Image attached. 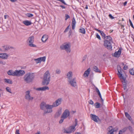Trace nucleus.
<instances>
[{
    "label": "nucleus",
    "instance_id": "nucleus-1",
    "mask_svg": "<svg viewBox=\"0 0 134 134\" xmlns=\"http://www.w3.org/2000/svg\"><path fill=\"white\" fill-rule=\"evenodd\" d=\"M40 108L44 111L45 114L52 113L53 110L51 107V105L47 104L44 102L41 103L40 105Z\"/></svg>",
    "mask_w": 134,
    "mask_h": 134
},
{
    "label": "nucleus",
    "instance_id": "nucleus-2",
    "mask_svg": "<svg viewBox=\"0 0 134 134\" xmlns=\"http://www.w3.org/2000/svg\"><path fill=\"white\" fill-rule=\"evenodd\" d=\"M112 39L109 36H106L104 41V45L105 47L109 50L111 49L112 46L111 43H113Z\"/></svg>",
    "mask_w": 134,
    "mask_h": 134
},
{
    "label": "nucleus",
    "instance_id": "nucleus-3",
    "mask_svg": "<svg viewBox=\"0 0 134 134\" xmlns=\"http://www.w3.org/2000/svg\"><path fill=\"white\" fill-rule=\"evenodd\" d=\"M35 76L33 73L28 72L24 76L23 79L24 81L27 83H29L32 82Z\"/></svg>",
    "mask_w": 134,
    "mask_h": 134
},
{
    "label": "nucleus",
    "instance_id": "nucleus-4",
    "mask_svg": "<svg viewBox=\"0 0 134 134\" xmlns=\"http://www.w3.org/2000/svg\"><path fill=\"white\" fill-rule=\"evenodd\" d=\"M50 79V75L48 71H47L43 75V81L42 82L43 85H47L49 83Z\"/></svg>",
    "mask_w": 134,
    "mask_h": 134
},
{
    "label": "nucleus",
    "instance_id": "nucleus-5",
    "mask_svg": "<svg viewBox=\"0 0 134 134\" xmlns=\"http://www.w3.org/2000/svg\"><path fill=\"white\" fill-rule=\"evenodd\" d=\"M70 115V113L68 109L65 110L62 114L61 117V119L59 121L60 124H62L64 121V119L67 118Z\"/></svg>",
    "mask_w": 134,
    "mask_h": 134
},
{
    "label": "nucleus",
    "instance_id": "nucleus-6",
    "mask_svg": "<svg viewBox=\"0 0 134 134\" xmlns=\"http://www.w3.org/2000/svg\"><path fill=\"white\" fill-rule=\"evenodd\" d=\"M70 44L69 43H64L61 46L60 48L62 50H65L68 53L70 52Z\"/></svg>",
    "mask_w": 134,
    "mask_h": 134
},
{
    "label": "nucleus",
    "instance_id": "nucleus-7",
    "mask_svg": "<svg viewBox=\"0 0 134 134\" xmlns=\"http://www.w3.org/2000/svg\"><path fill=\"white\" fill-rule=\"evenodd\" d=\"M34 37L33 36L29 37L27 40V42L28 45L30 47H36V46L33 44L34 42Z\"/></svg>",
    "mask_w": 134,
    "mask_h": 134
},
{
    "label": "nucleus",
    "instance_id": "nucleus-8",
    "mask_svg": "<svg viewBox=\"0 0 134 134\" xmlns=\"http://www.w3.org/2000/svg\"><path fill=\"white\" fill-rule=\"evenodd\" d=\"M118 74L119 75V77L121 79H122L123 80L122 82L123 85L124 89V90H125L126 89V81L125 78L123 77V76L122 75V74L120 73V70H118Z\"/></svg>",
    "mask_w": 134,
    "mask_h": 134
},
{
    "label": "nucleus",
    "instance_id": "nucleus-9",
    "mask_svg": "<svg viewBox=\"0 0 134 134\" xmlns=\"http://www.w3.org/2000/svg\"><path fill=\"white\" fill-rule=\"evenodd\" d=\"M75 130V127L72 126L64 130V132L67 133H69L74 131Z\"/></svg>",
    "mask_w": 134,
    "mask_h": 134
},
{
    "label": "nucleus",
    "instance_id": "nucleus-10",
    "mask_svg": "<svg viewBox=\"0 0 134 134\" xmlns=\"http://www.w3.org/2000/svg\"><path fill=\"white\" fill-rule=\"evenodd\" d=\"M62 101V99L61 98H59L56 100L55 102H53V104L51 105L52 108L53 107H56L61 104Z\"/></svg>",
    "mask_w": 134,
    "mask_h": 134
},
{
    "label": "nucleus",
    "instance_id": "nucleus-11",
    "mask_svg": "<svg viewBox=\"0 0 134 134\" xmlns=\"http://www.w3.org/2000/svg\"><path fill=\"white\" fill-rule=\"evenodd\" d=\"M69 82V84H70L71 86L73 87H75L77 86V85L76 80V78H74L68 81Z\"/></svg>",
    "mask_w": 134,
    "mask_h": 134
},
{
    "label": "nucleus",
    "instance_id": "nucleus-12",
    "mask_svg": "<svg viewBox=\"0 0 134 134\" xmlns=\"http://www.w3.org/2000/svg\"><path fill=\"white\" fill-rule=\"evenodd\" d=\"M30 91H28L25 92V98L28 100H33L34 98L31 96L30 94Z\"/></svg>",
    "mask_w": 134,
    "mask_h": 134
},
{
    "label": "nucleus",
    "instance_id": "nucleus-13",
    "mask_svg": "<svg viewBox=\"0 0 134 134\" xmlns=\"http://www.w3.org/2000/svg\"><path fill=\"white\" fill-rule=\"evenodd\" d=\"M15 76H20L23 75L25 73V71L23 70H15Z\"/></svg>",
    "mask_w": 134,
    "mask_h": 134
},
{
    "label": "nucleus",
    "instance_id": "nucleus-14",
    "mask_svg": "<svg viewBox=\"0 0 134 134\" xmlns=\"http://www.w3.org/2000/svg\"><path fill=\"white\" fill-rule=\"evenodd\" d=\"M90 116L91 119L95 122H97L99 120L98 117L95 115L91 114Z\"/></svg>",
    "mask_w": 134,
    "mask_h": 134
},
{
    "label": "nucleus",
    "instance_id": "nucleus-15",
    "mask_svg": "<svg viewBox=\"0 0 134 134\" xmlns=\"http://www.w3.org/2000/svg\"><path fill=\"white\" fill-rule=\"evenodd\" d=\"M72 72L71 71H69L67 74L66 76L68 81L72 79Z\"/></svg>",
    "mask_w": 134,
    "mask_h": 134
},
{
    "label": "nucleus",
    "instance_id": "nucleus-16",
    "mask_svg": "<svg viewBox=\"0 0 134 134\" xmlns=\"http://www.w3.org/2000/svg\"><path fill=\"white\" fill-rule=\"evenodd\" d=\"M49 89V88L48 87L45 86L42 87L37 88L36 89V90L38 91H46V90H48Z\"/></svg>",
    "mask_w": 134,
    "mask_h": 134
},
{
    "label": "nucleus",
    "instance_id": "nucleus-17",
    "mask_svg": "<svg viewBox=\"0 0 134 134\" xmlns=\"http://www.w3.org/2000/svg\"><path fill=\"white\" fill-rule=\"evenodd\" d=\"M0 58L4 59H7L9 56L8 55L7 53L0 54Z\"/></svg>",
    "mask_w": 134,
    "mask_h": 134
},
{
    "label": "nucleus",
    "instance_id": "nucleus-18",
    "mask_svg": "<svg viewBox=\"0 0 134 134\" xmlns=\"http://www.w3.org/2000/svg\"><path fill=\"white\" fill-rule=\"evenodd\" d=\"M121 49H119L118 51L115 52L114 53L113 56L115 57H119L121 53Z\"/></svg>",
    "mask_w": 134,
    "mask_h": 134
},
{
    "label": "nucleus",
    "instance_id": "nucleus-19",
    "mask_svg": "<svg viewBox=\"0 0 134 134\" xmlns=\"http://www.w3.org/2000/svg\"><path fill=\"white\" fill-rule=\"evenodd\" d=\"M7 73L9 75L15 76V70L14 71L12 70H9L7 72Z\"/></svg>",
    "mask_w": 134,
    "mask_h": 134
},
{
    "label": "nucleus",
    "instance_id": "nucleus-20",
    "mask_svg": "<svg viewBox=\"0 0 134 134\" xmlns=\"http://www.w3.org/2000/svg\"><path fill=\"white\" fill-rule=\"evenodd\" d=\"M90 68H89L85 71L83 74V75L85 77H87L90 74Z\"/></svg>",
    "mask_w": 134,
    "mask_h": 134
},
{
    "label": "nucleus",
    "instance_id": "nucleus-21",
    "mask_svg": "<svg viewBox=\"0 0 134 134\" xmlns=\"http://www.w3.org/2000/svg\"><path fill=\"white\" fill-rule=\"evenodd\" d=\"M48 38V36L46 35H44L42 37L41 40L43 42H45Z\"/></svg>",
    "mask_w": 134,
    "mask_h": 134
},
{
    "label": "nucleus",
    "instance_id": "nucleus-22",
    "mask_svg": "<svg viewBox=\"0 0 134 134\" xmlns=\"http://www.w3.org/2000/svg\"><path fill=\"white\" fill-rule=\"evenodd\" d=\"M76 23V22L75 20L74 17L72 18V29L74 30L75 29Z\"/></svg>",
    "mask_w": 134,
    "mask_h": 134
},
{
    "label": "nucleus",
    "instance_id": "nucleus-23",
    "mask_svg": "<svg viewBox=\"0 0 134 134\" xmlns=\"http://www.w3.org/2000/svg\"><path fill=\"white\" fill-rule=\"evenodd\" d=\"M4 80L5 83L9 84H12L13 83L12 81L9 79H5Z\"/></svg>",
    "mask_w": 134,
    "mask_h": 134
},
{
    "label": "nucleus",
    "instance_id": "nucleus-24",
    "mask_svg": "<svg viewBox=\"0 0 134 134\" xmlns=\"http://www.w3.org/2000/svg\"><path fill=\"white\" fill-rule=\"evenodd\" d=\"M23 23L26 25L29 26L31 25L32 23L31 22L28 20H25L23 21Z\"/></svg>",
    "mask_w": 134,
    "mask_h": 134
},
{
    "label": "nucleus",
    "instance_id": "nucleus-25",
    "mask_svg": "<svg viewBox=\"0 0 134 134\" xmlns=\"http://www.w3.org/2000/svg\"><path fill=\"white\" fill-rule=\"evenodd\" d=\"M95 30L99 32L102 36L105 39V37H105V34L102 31L97 29H96Z\"/></svg>",
    "mask_w": 134,
    "mask_h": 134
},
{
    "label": "nucleus",
    "instance_id": "nucleus-26",
    "mask_svg": "<svg viewBox=\"0 0 134 134\" xmlns=\"http://www.w3.org/2000/svg\"><path fill=\"white\" fill-rule=\"evenodd\" d=\"M3 49L5 51H7L9 50L10 48H12V47H11L8 46H3Z\"/></svg>",
    "mask_w": 134,
    "mask_h": 134
},
{
    "label": "nucleus",
    "instance_id": "nucleus-27",
    "mask_svg": "<svg viewBox=\"0 0 134 134\" xmlns=\"http://www.w3.org/2000/svg\"><path fill=\"white\" fill-rule=\"evenodd\" d=\"M61 110H59L55 114L54 117L55 118H57L59 117L61 114Z\"/></svg>",
    "mask_w": 134,
    "mask_h": 134
},
{
    "label": "nucleus",
    "instance_id": "nucleus-28",
    "mask_svg": "<svg viewBox=\"0 0 134 134\" xmlns=\"http://www.w3.org/2000/svg\"><path fill=\"white\" fill-rule=\"evenodd\" d=\"M93 70L97 72L100 73L101 72L100 70L98 69L97 67L94 66L93 68Z\"/></svg>",
    "mask_w": 134,
    "mask_h": 134
},
{
    "label": "nucleus",
    "instance_id": "nucleus-29",
    "mask_svg": "<svg viewBox=\"0 0 134 134\" xmlns=\"http://www.w3.org/2000/svg\"><path fill=\"white\" fill-rule=\"evenodd\" d=\"M125 114L127 118L130 121H131L132 120V119L130 115L126 112H125Z\"/></svg>",
    "mask_w": 134,
    "mask_h": 134
},
{
    "label": "nucleus",
    "instance_id": "nucleus-30",
    "mask_svg": "<svg viewBox=\"0 0 134 134\" xmlns=\"http://www.w3.org/2000/svg\"><path fill=\"white\" fill-rule=\"evenodd\" d=\"M79 32L83 34H85L86 32L85 29L84 28H82L80 29Z\"/></svg>",
    "mask_w": 134,
    "mask_h": 134
},
{
    "label": "nucleus",
    "instance_id": "nucleus-31",
    "mask_svg": "<svg viewBox=\"0 0 134 134\" xmlns=\"http://www.w3.org/2000/svg\"><path fill=\"white\" fill-rule=\"evenodd\" d=\"M41 62L42 61L44 62L46 61V57L45 56H44L43 57L39 58Z\"/></svg>",
    "mask_w": 134,
    "mask_h": 134
},
{
    "label": "nucleus",
    "instance_id": "nucleus-32",
    "mask_svg": "<svg viewBox=\"0 0 134 134\" xmlns=\"http://www.w3.org/2000/svg\"><path fill=\"white\" fill-rule=\"evenodd\" d=\"M55 73L58 74H60L61 72V71L60 69H57L55 71Z\"/></svg>",
    "mask_w": 134,
    "mask_h": 134
},
{
    "label": "nucleus",
    "instance_id": "nucleus-33",
    "mask_svg": "<svg viewBox=\"0 0 134 134\" xmlns=\"http://www.w3.org/2000/svg\"><path fill=\"white\" fill-rule=\"evenodd\" d=\"M116 131V130H109L108 131L107 134H114V132Z\"/></svg>",
    "mask_w": 134,
    "mask_h": 134
},
{
    "label": "nucleus",
    "instance_id": "nucleus-34",
    "mask_svg": "<svg viewBox=\"0 0 134 134\" xmlns=\"http://www.w3.org/2000/svg\"><path fill=\"white\" fill-rule=\"evenodd\" d=\"M34 60L35 61L36 63V64H38L41 63L40 60L39 58L35 59H34Z\"/></svg>",
    "mask_w": 134,
    "mask_h": 134
},
{
    "label": "nucleus",
    "instance_id": "nucleus-35",
    "mask_svg": "<svg viewBox=\"0 0 134 134\" xmlns=\"http://www.w3.org/2000/svg\"><path fill=\"white\" fill-rule=\"evenodd\" d=\"M130 74L132 75H134V70L133 69H130Z\"/></svg>",
    "mask_w": 134,
    "mask_h": 134
},
{
    "label": "nucleus",
    "instance_id": "nucleus-36",
    "mask_svg": "<svg viewBox=\"0 0 134 134\" xmlns=\"http://www.w3.org/2000/svg\"><path fill=\"white\" fill-rule=\"evenodd\" d=\"M6 90L8 92H9L10 93H12L11 92V89L9 87H7L6 88Z\"/></svg>",
    "mask_w": 134,
    "mask_h": 134
},
{
    "label": "nucleus",
    "instance_id": "nucleus-37",
    "mask_svg": "<svg viewBox=\"0 0 134 134\" xmlns=\"http://www.w3.org/2000/svg\"><path fill=\"white\" fill-rule=\"evenodd\" d=\"M100 107V104L98 103H95V107L96 108H99Z\"/></svg>",
    "mask_w": 134,
    "mask_h": 134
},
{
    "label": "nucleus",
    "instance_id": "nucleus-38",
    "mask_svg": "<svg viewBox=\"0 0 134 134\" xmlns=\"http://www.w3.org/2000/svg\"><path fill=\"white\" fill-rule=\"evenodd\" d=\"M129 23H130V25L134 29V27L133 26V24L131 21V20H130V19H129Z\"/></svg>",
    "mask_w": 134,
    "mask_h": 134
},
{
    "label": "nucleus",
    "instance_id": "nucleus-39",
    "mask_svg": "<svg viewBox=\"0 0 134 134\" xmlns=\"http://www.w3.org/2000/svg\"><path fill=\"white\" fill-rule=\"evenodd\" d=\"M128 127H126L124 128L123 129H122L121 130L122 131V132H125L127 129Z\"/></svg>",
    "mask_w": 134,
    "mask_h": 134
},
{
    "label": "nucleus",
    "instance_id": "nucleus-40",
    "mask_svg": "<svg viewBox=\"0 0 134 134\" xmlns=\"http://www.w3.org/2000/svg\"><path fill=\"white\" fill-rule=\"evenodd\" d=\"M107 130H108V131H109V130H114V129H113L112 127V126H109L108 127L107 129Z\"/></svg>",
    "mask_w": 134,
    "mask_h": 134
},
{
    "label": "nucleus",
    "instance_id": "nucleus-41",
    "mask_svg": "<svg viewBox=\"0 0 134 134\" xmlns=\"http://www.w3.org/2000/svg\"><path fill=\"white\" fill-rule=\"evenodd\" d=\"M27 16L29 17H32L33 16V14L30 13H28L27 14Z\"/></svg>",
    "mask_w": 134,
    "mask_h": 134
},
{
    "label": "nucleus",
    "instance_id": "nucleus-42",
    "mask_svg": "<svg viewBox=\"0 0 134 134\" xmlns=\"http://www.w3.org/2000/svg\"><path fill=\"white\" fill-rule=\"evenodd\" d=\"M5 64V62L3 61H0V64L4 65Z\"/></svg>",
    "mask_w": 134,
    "mask_h": 134
},
{
    "label": "nucleus",
    "instance_id": "nucleus-43",
    "mask_svg": "<svg viewBox=\"0 0 134 134\" xmlns=\"http://www.w3.org/2000/svg\"><path fill=\"white\" fill-rule=\"evenodd\" d=\"M128 128L129 129V130L131 132H132V127L130 126H129L128 127Z\"/></svg>",
    "mask_w": 134,
    "mask_h": 134
},
{
    "label": "nucleus",
    "instance_id": "nucleus-44",
    "mask_svg": "<svg viewBox=\"0 0 134 134\" xmlns=\"http://www.w3.org/2000/svg\"><path fill=\"white\" fill-rule=\"evenodd\" d=\"M109 16L112 19H113L114 18V17L111 14H110L109 15Z\"/></svg>",
    "mask_w": 134,
    "mask_h": 134
},
{
    "label": "nucleus",
    "instance_id": "nucleus-45",
    "mask_svg": "<svg viewBox=\"0 0 134 134\" xmlns=\"http://www.w3.org/2000/svg\"><path fill=\"white\" fill-rule=\"evenodd\" d=\"M75 124L74 126H75V127L77 125V121L76 119L75 120Z\"/></svg>",
    "mask_w": 134,
    "mask_h": 134
},
{
    "label": "nucleus",
    "instance_id": "nucleus-46",
    "mask_svg": "<svg viewBox=\"0 0 134 134\" xmlns=\"http://www.w3.org/2000/svg\"><path fill=\"white\" fill-rule=\"evenodd\" d=\"M70 26V25H69L66 28V29L65 30H64V32H66L67 31H68V30L69 29V27Z\"/></svg>",
    "mask_w": 134,
    "mask_h": 134
},
{
    "label": "nucleus",
    "instance_id": "nucleus-47",
    "mask_svg": "<svg viewBox=\"0 0 134 134\" xmlns=\"http://www.w3.org/2000/svg\"><path fill=\"white\" fill-rule=\"evenodd\" d=\"M96 36L97 37V38H98V39H99L100 40L101 39V38H100V36L98 34H96Z\"/></svg>",
    "mask_w": 134,
    "mask_h": 134
},
{
    "label": "nucleus",
    "instance_id": "nucleus-48",
    "mask_svg": "<svg viewBox=\"0 0 134 134\" xmlns=\"http://www.w3.org/2000/svg\"><path fill=\"white\" fill-rule=\"evenodd\" d=\"M88 102L90 104L92 105L93 104V102L91 100H89Z\"/></svg>",
    "mask_w": 134,
    "mask_h": 134
},
{
    "label": "nucleus",
    "instance_id": "nucleus-49",
    "mask_svg": "<svg viewBox=\"0 0 134 134\" xmlns=\"http://www.w3.org/2000/svg\"><path fill=\"white\" fill-rule=\"evenodd\" d=\"M128 66L126 65H125L123 68V69L124 70H126L128 69Z\"/></svg>",
    "mask_w": 134,
    "mask_h": 134
},
{
    "label": "nucleus",
    "instance_id": "nucleus-50",
    "mask_svg": "<svg viewBox=\"0 0 134 134\" xmlns=\"http://www.w3.org/2000/svg\"><path fill=\"white\" fill-rule=\"evenodd\" d=\"M65 20H66L67 19L70 18V16L66 14L65 15Z\"/></svg>",
    "mask_w": 134,
    "mask_h": 134
},
{
    "label": "nucleus",
    "instance_id": "nucleus-51",
    "mask_svg": "<svg viewBox=\"0 0 134 134\" xmlns=\"http://www.w3.org/2000/svg\"><path fill=\"white\" fill-rule=\"evenodd\" d=\"M15 134H20L19 133V131L18 129L16 130V132H15Z\"/></svg>",
    "mask_w": 134,
    "mask_h": 134
},
{
    "label": "nucleus",
    "instance_id": "nucleus-52",
    "mask_svg": "<svg viewBox=\"0 0 134 134\" xmlns=\"http://www.w3.org/2000/svg\"><path fill=\"white\" fill-rule=\"evenodd\" d=\"M86 58H87L86 56L85 55V56H84L83 58L82 61H84L85 60V59H86Z\"/></svg>",
    "mask_w": 134,
    "mask_h": 134
},
{
    "label": "nucleus",
    "instance_id": "nucleus-53",
    "mask_svg": "<svg viewBox=\"0 0 134 134\" xmlns=\"http://www.w3.org/2000/svg\"><path fill=\"white\" fill-rule=\"evenodd\" d=\"M96 92H97V93H99L100 92V91H99V90L97 87H96Z\"/></svg>",
    "mask_w": 134,
    "mask_h": 134
},
{
    "label": "nucleus",
    "instance_id": "nucleus-54",
    "mask_svg": "<svg viewBox=\"0 0 134 134\" xmlns=\"http://www.w3.org/2000/svg\"><path fill=\"white\" fill-rule=\"evenodd\" d=\"M123 133L122 131L121 130L119 131V133L118 134H122Z\"/></svg>",
    "mask_w": 134,
    "mask_h": 134
},
{
    "label": "nucleus",
    "instance_id": "nucleus-55",
    "mask_svg": "<svg viewBox=\"0 0 134 134\" xmlns=\"http://www.w3.org/2000/svg\"><path fill=\"white\" fill-rule=\"evenodd\" d=\"M60 7H61L63 9H65V7L63 5H60Z\"/></svg>",
    "mask_w": 134,
    "mask_h": 134
},
{
    "label": "nucleus",
    "instance_id": "nucleus-56",
    "mask_svg": "<svg viewBox=\"0 0 134 134\" xmlns=\"http://www.w3.org/2000/svg\"><path fill=\"white\" fill-rule=\"evenodd\" d=\"M4 19H7L8 17V15H5L4 16Z\"/></svg>",
    "mask_w": 134,
    "mask_h": 134
},
{
    "label": "nucleus",
    "instance_id": "nucleus-57",
    "mask_svg": "<svg viewBox=\"0 0 134 134\" xmlns=\"http://www.w3.org/2000/svg\"><path fill=\"white\" fill-rule=\"evenodd\" d=\"M12 2H15L17 1V0H10Z\"/></svg>",
    "mask_w": 134,
    "mask_h": 134
},
{
    "label": "nucleus",
    "instance_id": "nucleus-58",
    "mask_svg": "<svg viewBox=\"0 0 134 134\" xmlns=\"http://www.w3.org/2000/svg\"><path fill=\"white\" fill-rule=\"evenodd\" d=\"M101 99V100L102 101V104L103 103V101H104V100H103V99L102 97V96L101 97V98H100Z\"/></svg>",
    "mask_w": 134,
    "mask_h": 134
},
{
    "label": "nucleus",
    "instance_id": "nucleus-59",
    "mask_svg": "<svg viewBox=\"0 0 134 134\" xmlns=\"http://www.w3.org/2000/svg\"><path fill=\"white\" fill-rule=\"evenodd\" d=\"M98 95H99L100 97L101 98V97L102 96H101V94H100V92L99 93H98Z\"/></svg>",
    "mask_w": 134,
    "mask_h": 134
},
{
    "label": "nucleus",
    "instance_id": "nucleus-60",
    "mask_svg": "<svg viewBox=\"0 0 134 134\" xmlns=\"http://www.w3.org/2000/svg\"><path fill=\"white\" fill-rule=\"evenodd\" d=\"M127 3V2L126 1L124 3V5L125 6L126 5Z\"/></svg>",
    "mask_w": 134,
    "mask_h": 134
},
{
    "label": "nucleus",
    "instance_id": "nucleus-61",
    "mask_svg": "<svg viewBox=\"0 0 134 134\" xmlns=\"http://www.w3.org/2000/svg\"><path fill=\"white\" fill-rule=\"evenodd\" d=\"M35 134H41V132L40 131H38Z\"/></svg>",
    "mask_w": 134,
    "mask_h": 134
},
{
    "label": "nucleus",
    "instance_id": "nucleus-62",
    "mask_svg": "<svg viewBox=\"0 0 134 134\" xmlns=\"http://www.w3.org/2000/svg\"><path fill=\"white\" fill-rule=\"evenodd\" d=\"M75 134H81L79 132L76 133Z\"/></svg>",
    "mask_w": 134,
    "mask_h": 134
},
{
    "label": "nucleus",
    "instance_id": "nucleus-63",
    "mask_svg": "<svg viewBox=\"0 0 134 134\" xmlns=\"http://www.w3.org/2000/svg\"><path fill=\"white\" fill-rule=\"evenodd\" d=\"M85 8L87 9H88V7L87 6H86V7H85Z\"/></svg>",
    "mask_w": 134,
    "mask_h": 134
},
{
    "label": "nucleus",
    "instance_id": "nucleus-64",
    "mask_svg": "<svg viewBox=\"0 0 134 134\" xmlns=\"http://www.w3.org/2000/svg\"><path fill=\"white\" fill-rule=\"evenodd\" d=\"M132 38H133V41L134 42V37H133Z\"/></svg>",
    "mask_w": 134,
    "mask_h": 134
}]
</instances>
